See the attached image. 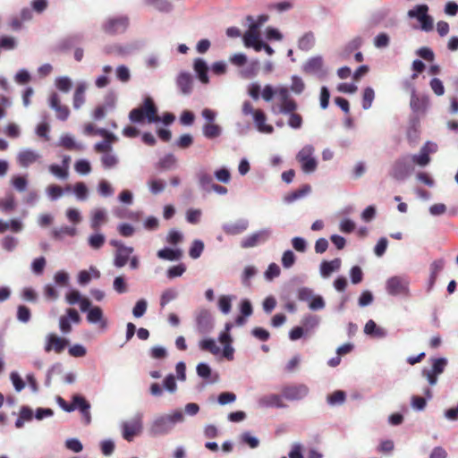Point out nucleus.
I'll use <instances>...</instances> for the list:
<instances>
[{
  "mask_svg": "<svg viewBox=\"0 0 458 458\" xmlns=\"http://www.w3.org/2000/svg\"><path fill=\"white\" fill-rule=\"evenodd\" d=\"M40 158V154L30 148L21 149L17 156V161L21 167H28Z\"/></svg>",
  "mask_w": 458,
  "mask_h": 458,
  "instance_id": "16",
  "label": "nucleus"
},
{
  "mask_svg": "<svg viewBox=\"0 0 458 458\" xmlns=\"http://www.w3.org/2000/svg\"><path fill=\"white\" fill-rule=\"evenodd\" d=\"M204 250V243L201 240H194L189 250V255L191 259H199Z\"/></svg>",
  "mask_w": 458,
  "mask_h": 458,
  "instance_id": "51",
  "label": "nucleus"
},
{
  "mask_svg": "<svg viewBox=\"0 0 458 458\" xmlns=\"http://www.w3.org/2000/svg\"><path fill=\"white\" fill-rule=\"evenodd\" d=\"M323 58L321 55H316L309 58L302 65V71L310 74H324L323 72Z\"/></svg>",
  "mask_w": 458,
  "mask_h": 458,
  "instance_id": "19",
  "label": "nucleus"
},
{
  "mask_svg": "<svg viewBox=\"0 0 458 458\" xmlns=\"http://www.w3.org/2000/svg\"><path fill=\"white\" fill-rule=\"evenodd\" d=\"M106 242V237L103 233H95L89 235L88 239V243L93 250H99L102 248Z\"/></svg>",
  "mask_w": 458,
  "mask_h": 458,
  "instance_id": "50",
  "label": "nucleus"
},
{
  "mask_svg": "<svg viewBox=\"0 0 458 458\" xmlns=\"http://www.w3.org/2000/svg\"><path fill=\"white\" fill-rule=\"evenodd\" d=\"M113 289L118 294H123L128 292V284L123 276H116L114 279Z\"/></svg>",
  "mask_w": 458,
  "mask_h": 458,
  "instance_id": "60",
  "label": "nucleus"
},
{
  "mask_svg": "<svg viewBox=\"0 0 458 458\" xmlns=\"http://www.w3.org/2000/svg\"><path fill=\"white\" fill-rule=\"evenodd\" d=\"M197 375L208 381V383H214L217 379V375H216V378L213 380H208V378L211 377L212 371L211 368L208 363L200 362L196 367Z\"/></svg>",
  "mask_w": 458,
  "mask_h": 458,
  "instance_id": "42",
  "label": "nucleus"
},
{
  "mask_svg": "<svg viewBox=\"0 0 458 458\" xmlns=\"http://www.w3.org/2000/svg\"><path fill=\"white\" fill-rule=\"evenodd\" d=\"M259 68V60H253L250 62V64L241 71V75L246 79H251L255 77L258 73Z\"/></svg>",
  "mask_w": 458,
  "mask_h": 458,
  "instance_id": "44",
  "label": "nucleus"
},
{
  "mask_svg": "<svg viewBox=\"0 0 458 458\" xmlns=\"http://www.w3.org/2000/svg\"><path fill=\"white\" fill-rule=\"evenodd\" d=\"M134 249L131 246H125L120 250H115L114 253L113 265L116 268L123 267L129 261L130 257L133 253Z\"/></svg>",
  "mask_w": 458,
  "mask_h": 458,
  "instance_id": "18",
  "label": "nucleus"
},
{
  "mask_svg": "<svg viewBox=\"0 0 458 458\" xmlns=\"http://www.w3.org/2000/svg\"><path fill=\"white\" fill-rule=\"evenodd\" d=\"M199 347L202 351H208L212 354H218L220 348L216 345V341L212 338L203 339L199 343Z\"/></svg>",
  "mask_w": 458,
  "mask_h": 458,
  "instance_id": "46",
  "label": "nucleus"
},
{
  "mask_svg": "<svg viewBox=\"0 0 458 458\" xmlns=\"http://www.w3.org/2000/svg\"><path fill=\"white\" fill-rule=\"evenodd\" d=\"M430 361H431V369H428V371L432 372L433 374H437L438 376L441 375L445 371V369L448 364V360L445 357L431 358Z\"/></svg>",
  "mask_w": 458,
  "mask_h": 458,
  "instance_id": "38",
  "label": "nucleus"
},
{
  "mask_svg": "<svg viewBox=\"0 0 458 458\" xmlns=\"http://www.w3.org/2000/svg\"><path fill=\"white\" fill-rule=\"evenodd\" d=\"M346 394L344 391L338 390L327 396V403L330 405H339L344 403Z\"/></svg>",
  "mask_w": 458,
  "mask_h": 458,
  "instance_id": "63",
  "label": "nucleus"
},
{
  "mask_svg": "<svg viewBox=\"0 0 458 458\" xmlns=\"http://www.w3.org/2000/svg\"><path fill=\"white\" fill-rule=\"evenodd\" d=\"M157 108L151 98L148 97L144 99L143 106L133 108L129 114V119L131 123H140L146 118L148 123H158L160 117L157 115Z\"/></svg>",
  "mask_w": 458,
  "mask_h": 458,
  "instance_id": "2",
  "label": "nucleus"
},
{
  "mask_svg": "<svg viewBox=\"0 0 458 458\" xmlns=\"http://www.w3.org/2000/svg\"><path fill=\"white\" fill-rule=\"evenodd\" d=\"M55 87L58 89V90L64 93H68L72 87V80L67 76L58 77L55 80Z\"/></svg>",
  "mask_w": 458,
  "mask_h": 458,
  "instance_id": "53",
  "label": "nucleus"
},
{
  "mask_svg": "<svg viewBox=\"0 0 458 458\" xmlns=\"http://www.w3.org/2000/svg\"><path fill=\"white\" fill-rule=\"evenodd\" d=\"M258 403L262 408H284L285 404L283 402L282 396L276 394H267L260 397Z\"/></svg>",
  "mask_w": 458,
  "mask_h": 458,
  "instance_id": "21",
  "label": "nucleus"
},
{
  "mask_svg": "<svg viewBox=\"0 0 458 458\" xmlns=\"http://www.w3.org/2000/svg\"><path fill=\"white\" fill-rule=\"evenodd\" d=\"M106 219V211L104 208H96L91 212L90 227L98 231Z\"/></svg>",
  "mask_w": 458,
  "mask_h": 458,
  "instance_id": "30",
  "label": "nucleus"
},
{
  "mask_svg": "<svg viewBox=\"0 0 458 458\" xmlns=\"http://www.w3.org/2000/svg\"><path fill=\"white\" fill-rule=\"evenodd\" d=\"M129 17L120 15L107 19L102 25L103 30L109 35L123 33L129 27Z\"/></svg>",
  "mask_w": 458,
  "mask_h": 458,
  "instance_id": "8",
  "label": "nucleus"
},
{
  "mask_svg": "<svg viewBox=\"0 0 458 458\" xmlns=\"http://www.w3.org/2000/svg\"><path fill=\"white\" fill-rule=\"evenodd\" d=\"M72 191L73 193L75 194L76 198L78 200L80 201H84L88 199L89 197V190H88V187L87 185L82 182H77L73 187H72Z\"/></svg>",
  "mask_w": 458,
  "mask_h": 458,
  "instance_id": "48",
  "label": "nucleus"
},
{
  "mask_svg": "<svg viewBox=\"0 0 458 458\" xmlns=\"http://www.w3.org/2000/svg\"><path fill=\"white\" fill-rule=\"evenodd\" d=\"M157 256L161 259L175 261L182 259V251L181 249L164 248L157 251Z\"/></svg>",
  "mask_w": 458,
  "mask_h": 458,
  "instance_id": "32",
  "label": "nucleus"
},
{
  "mask_svg": "<svg viewBox=\"0 0 458 458\" xmlns=\"http://www.w3.org/2000/svg\"><path fill=\"white\" fill-rule=\"evenodd\" d=\"M148 185L151 193L155 195L161 193L165 188V182L161 179H151Z\"/></svg>",
  "mask_w": 458,
  "mask_h": 458,
  "instance_id": "61",
  "label": "nucleus"
},
{
  "mask_svg": "<svg viewBox=\"0 0 458 458\" xmlns=\"http://www.w3.org/2000/svg\"><path fill=\"white\" fill-rule=\"evenodd\" d=\"M48 170L57 179L64 181L69 177V171H67L65 167H63L57 164L50 165L48 166Z\"/></svg>",
  "mask_w": 458,
  "mask_h": 458,
  "instance_id": "49",
  "label": "nucleus"
},
{
  "mask_svg": "<svg viewBox=\"0 0 458 458\" xmlns=\"http://www.w3.org/2000/svg\"><path fill=\"white\" fill-rule=\"evenodd\" d=\"M137 46L135 44H127V45H119L114 44L111 46H106L104 48V51L107 55H117L121 56H126L131 55L137 49Z\"/></svg>",
  "mask_w": 458,
  "mask_h": 458,
  "instance_id": "20",
  "label": "nucleus"
},
{
  "mask_svg": "<svg viewBox=\"0 0 458 458\" xmlns=\"http://www.w3.org/2000/svg\"><path fill=\"white\" fill-rule=\"evenodd\" d=\"M46 192L49 199L52 201L59 199L64 194L63 189L56 184L49 185L47 188Z\"/></svg>",
  "mask_w": 458,
  "mask_h": 458,
  "instance_id": "59",
  "label": "nucleus"
},
{
  "mask_svg": "<svg viewBox=\"0 0 458 458\" xmlns=\"http://www.w3.org/2000/svg\"><path fill=\"white\" fill-rule=\"evenodd\" d=\"M234 299V295H221L217 302L218 310L225 315L229 314L232 310V301Z\"/></svg>",
  "mask_w": 458,
  "mask_h": 458,
  "instance_id": "39",
  "label": "nucleus"
},
{
  "mask_svg": "<svg viewBox=\"0 0 458 458\" xmlns=\"http://www.w3.org/2000/svg\"><path fill=\"white\" fill-rule=\"evenodd\" d=\"M309 393L310 389L304 384L286 386L282 389V396L288 401L302 400L309 394Z\"/></svg>",
  "mask_w": 458,
  "mask_h": 458,
  "instance_id": "11",
  "label": "nucleus"
},
{
  "mask_svg": "<svg viewBox=\"0 0 458 458\" xmlns=\"http://www.w3.org/2000/svg\"><path fill=\"white\" fill-rule=\"evenodd\" d=\"M315 45V36L313 32H306L298 41V47L301 51H310Z\"/></svg>",
  "mask_w": 458,
  "mask_h": 458,
  "instance_id": "37",
  "label": "nucleus"
},
{
  "mask_svg": "<svg viewBox=\"0 0 458 458\" xmlns=\"http://www.w3.org/2000/svg\"><path fill=\"white\" fill-rule=\"evenodd\" d=\"M253 120L259 132L271 134L274 131L273 126L266 123L267 117L262 110L255 111Z\"/></svg>",
  "mask_w": 458,
  "mask_h": 458,
  "instance_id": "25",
  "label": "nucleus"
},
{
  "mask_svg": "<svg viewBox=\"0 0 458 458\" xmlns=\"http://www.w3.org/2000/svg\"><path fill=\"white\" fill-rule=\"evenodd\" d=\"M33 418V411L29 406H21L19 418L15 421V427L21 428L25 421H30Z\"/></svg>",
  "mask_w": 458,
  "mask_h": 458,
  "instance_id": "40",
  "label": "nucleus"
},
{
  "mask_svg": "<svg viewBox=\"0 0 458 458\" xmlns=\"http://www.w3.org/2000/svg\"><path fill=\"white\" fill-rule=\"evenodd\" d=\"M311 191V187L310 184H303L300 189L295 190L288 194L284 195V201L286 204H291L298 199H301L307 195H309Z\"/></svg>",
  "mask_w": 458,
  "mask_h": 458,
  "instance_id": "28",
  "label": "nucleus"
},
{
  "mask_svg": "<svg viewBox=\"0 0 458 458\" xmlns=\"http://www.w3.org/2000/svg\"><path fill=\"white\" fill-rule=\"evenodd\" d=\"M16 318L21 323H28L31 318L30 310L25 305H19L17 307Z\"/></svg>",
  "mask_w": 458,
  "mask_h": 458,
  "instance_id": "58",
  "label": "nucleus"
},
{
  "mask_svg": "<svg viewBox=\"0 0 458 458\" xmlns=\"http://www.w3.org/2000/svg\"><path fill=\"white\" fill-rule=\"evenodd\" d=\"M176 157H174V155L169 153V154H166L165 157H163L158 164H157V167L158 168H161V169H164V170H168V169H171L173 168L175 164H176Z\"/></svg>",
  "mask_w": 458,
  "mask_h": 458,
  "instance_id": "56",
  "label": "nucleus"
},
{
  "mask_svg": "<svg viewBox=\"0 0 458 458\" xmlns=\"http://www.w3.org/2000/svg\"><path fill=\"white\" fill-rule=\"evenodd\" d=\"M428 5L419 4L408 12V17L409 18H416L419 21H420L424 17L428 15Z\"/></svg>",
  "mask_w": 458,
  "mask_h": 458,
  "instance_id": "47",
  "label": "nucleus"
},
{
  "mask_svg": "<svg viewBox=\"0 0 458 458\" xmlns=\"http://www.w3.org/2000/svg\"><path fill=\"white\" fill-rule=\"evenodd\" d=\"M410 158L412 165L416 164L420 167L427 166L431 161L430 156H428L421 148L418 154L410 155Z\"/></svg>",
  "mask_w": 458,
  "mask_h": 458,
  "instance_id": "41",
  "label": "nucleus"
},
{
  "mask_svg": "<svg viewBox=\"0 0 458 458\" xmlns=\"http://www.w3.org/2000/svg\"><path fill=\"white\" fill-rule=\"evenodd\" d=\"M146 4L153 5L161 13H170L173 10V4L168 0H146Z\"/></svg>",
  "mask_w": 458,
  "mask_h": 458,
  "instance_id": "45",
  "label": "nucleus"
},
{
  "mask_svg": "<svg viewBox=\"0 0 458 458\" xmlns=\"http://www.w3.org/2000/svg\"><path fill=\"white\" fill-rule=\"evenodd\" d=\"M87 321L89 324L98 325L100 328L107 327V319L104 318L103 310L98 306L92 307L87 313Z\"/></svg>",
  "mask_w": 458,
  "mask_h": 458,
  "instance_id": "17",
  "label": "nucleus"
},
{
  "mask_svg": "<svg viewBox=\"0 0 458 458\" xmlns=\"http://www.w3.org/2000/svg\"><path fill=\"white\" fill-rule=\"evenodd\" d=\"M48 104L49 106L55 111L58 120L66 121L68 119L70 110L68 106L61 104V100L57 93L54 92L50 95Z\"/></svg>",
  "mask_w": 458,
  "mask_h": 458,
  "instance_id": "13",
  "label": "nucleus"
},
{
  "mask_svg": "<svg viewBox=\"0 0 458 458\" xmlns=\"http://www.w3.org/2000/svg\"><path fill=\"white\" fill-rule=\"evenodd\" d=\"M276 97L281 105L278 108H272L274 114H287L297 109L298 106L295 100L291 98L289 89L285 86L276 87Z\"/></svg>",
  "mask_w": 458,
  "mask_h": 458,
  "instance_id": "5",
  "label": "nucleus"
},
{
  "mask_svg": "<svg viewBox=\"0 0 458 458\" xmlns=\"http://www.w3.org/2000/svg\"><path fill=\"white\" fill-rule=\"evenodd\" d=\"M411 108L413 112L420 113L425 112L429 106V98L428 96H423L421 98L416 95L415 89H412L411 102Z\"/></svg>",
  "mask_w": 458,
  "mask_h": 458,
  "instance_id": "22",
  "label": "nucleus"
},
{
  "mask_svg": "<svg viewBox=\"0 0 458 458\" xmlns=\"http://www.w3.org/2000/svg\"><path fill=\"white\" fill-rule=\"evenodd\" d=\"M72 404L75 406V410H79L80 411L90 410L89 403L80 394H74L72 396Z\"/></svg>",
  "mask_w": 458,
  "mask_h": 458,
  "instance_id": "57",
  "label": "nucleus"
},
{
  "mask_svg": "<svg viewBox=\"0 0 458 458\" xmlns=\"http://www.w3.org/2000/svg\"><path fill=\"white\" fill-rule=\"evenodd\" d=\"M196 331L202 335L210 334L214 329V318L207 309H200L195 316Z\"/></svg>",
  "mask_w": 458,
  "mask_h": 458,
  "instance_id": "7",
  "label": "nucleus"
},
{
  "mask_svg": "<svg viewBox=\"0 0 458 458\" xmlns=\"http://www.w3.org/2000/svg\"><path fill=\"white\" fill-rule=\"evenodd\" d=\"M84 38L83 34L81 33H75L67 36L66 38H63L58 43V49L62 51L69 50L72 48L73 47L81 44Z\"/></svg>",
  "mask_w": 458,
  "mask_h": 458,
  "instance_id": "27",
  "label": "nucleus"
},
{
  "mask_svg": "<svg viewBox=\"0 0 458 458\" xmlns=\"http://www.w3.org/2000/svg\"><path fill=\"white\" fill-rule=\"evenodd\" d=\"M312 145H305L296 155L297 161L301 164V169L306 174L313 173L318 167V161L314 157Z\"/></svg>",
  "mask_w": 458,
  "mask_h": 458,
  "instance_id": "6",
  "label": "nucleus"
},
{
  "mask_svg": "<svg viewBox=\"0 0 458 458\" xmlns=\"http://www.w3.org/2000/svg\"><path fill=\"white\" fill-rule=\"evenodd\" d=\"M15 199L13 194H9L4 199H0V210L4 213H10L15 208Z\"/></svg>",
  "mask_w": 458,
  "mask_h": 458,
  "instance_id": "55",
  "label": "nucleus"
},
{
  "mask_svg": "<svg viewBox=\"0 0 458 458\" xmlns=\"http://www.w3.org/2000/svg\"><path fill=\"white\" fill-rule=\"evenodd\" d=\"M193 70L201 83L208 84L209 82L208 67L204 59L196 58L193 63Z\"/></svg>",
  "mask_w": 458,
  "mask_h": 458,
  "instance_id": "24",
  "label": "nucleus"
},
{
  "mask_svg": "<svg viewBox=\"0 0 458 458\" xmlns=\"http://www.w3.org/2000/svg\"><path fill=\"white\" fill-rule=\"evenodd\" d=\"M176 86L182 95L189 96L193 90V77L188 72H180L175 79Z\"/></svg>",
  "mask_w": 458,
  "mask_h": 458,
  "instance_id": "12",
  "label": "nucleus"
},
{
  "mask_svg": "<svg viewBox=\"0 0 458 458\" xmlns=\"http://www.w3.org/2000/svg\"><path fill=\"white\" fill-rule=\"evenodd\" d=\"M87 86L88 85L85 81H80L76 86L72 98V106L73 108L76 110L80 109L85 103V92L87 89Z\"/></svg>",
  "mask_w": 458,
  "mask_h": 458,
  "instance_id": "26",
  "label": "nucleus"
},
{
  "mask_svg": "<svg viewBox=\"0 0 458 458\" xmlns=\"http://www.w3.org/2000/svg\"><path fill=\"white\" fill-rule=\"evenodd\" d=\"M301 323L306 333H309L318 326L319 318L316 315L308 314L303 317Z\"/></svg>",
  "mask_w": 458,
  "mask_h": 458,
  "instance_id": "43",
  "label": "nucleus"
},
{
  "mask_svg": "<svg viewBox=\"0 0 458 458\" xmlns=\"http://www.w3.org/2000/svg\"><path fill=\"white\" fill-rule=\"evenodd\" d=\"M271 234L272 231L269 228L259 230L243 238L241 242V247L243 249L253 248L260 243L266 242L270 238Z\"/></svg>",
  "mask_w": 458,
  "mask_h": 458,
  "instance_id": "10",
  "label": "nucleus"
},
{
  "mask_svg": "<svg viewBox=\"0 0 458 458\" xmlns=\"http://www.w3.org/2000/svg\"><path fill=\"white\" fill-rule=\"evenodd\" d=\"M341 267V259L335 258L330 261L324 260L320 263L319 273L323 278H327L333 272L338 271Z\"/></svg>",
  "mask_w": 458,
  "mask_h": 458,
  "instance_id": "23",
  "label": "nucleus"
},
{
  "mask_svg": "<svg viewBox=\"0 0 458 458\" xmlns=\"http://www.w3.org/2000/svg\"><path fill=\"white\" fill-rule=\"evenodd\" d=\"M375 98V92L371 87L364 89L362 96V108L368 110L371 107L373 100Z\"/></svg>",
  "mask_w": 458,
  "mask_h": 458,
  "instance_id": "52",
  "label": "nucleus"
},
{
  "mask_svg": "<svg viewBox=\"0 0 458 458\" xmlns=\"http://www.w3.org/2000/svg\"><path fill=\"white\" fill-rule=\"evenodd\" d=\"M77 231L75 227L64 225L54 228L51 232L52 237L55 240H62L64 236H74Z\"/></svg>",
  "mask_w": 458,
  "mask_h": 458,
  "instance_id": "34",
  "label": "nucleus"
},
{
  "mask_svg": "<svg viewBox=\"0 0 458 458\" xmlns=\"http://www.w3.org/2000/svg\"><path fill=\"white\" fill-rule=\"evenodd\" d=\"M203 136L208 140L219 137L222 133V128L216 123H205L202 127Z\"/></svg>",
  "mask_w": 458,
  "mask_h": 458,
  "instance_id": "35",
  "label": "nucleus"
},
{
  "mask_svg": "<svg viewBox=\"0 0 458 458\" xmlns=\"http://www.w3.org/2000/svg\"><path fill=\"white\" fill-rule=\"evenodd\" d=\"M67 344L68 340L58 337L55 334H48L46 337L44 350L46 352H50L54 350L56 353H60L64 350Z\"/></svg>",
  "mask_w": 458,
  "mask_h": 458,
  "instance_id": "14",
  "label": "nucleus"
},
{
  "mask_svg": "<svg viewBox=\"0 0 458 458\" xmlns=\"http://www.w3.org/2000/svg\"><path fill=\"white\" fill-rule=\"evenodd\" d=\"M414 165L411 164L410 154L398 157L391 165L388 175L396 182L406 181L413 173Z\"/></svg>",
  "mask_w": 458,
  "mask_h": 458,
  "instance_id": "3",
  "label": "nucleus"
},
{
  "mask_svg": "<svg viewBox=\"0 0 458 458\" xmlns=\"http://www.w3.org/2000/svg\"><path fill=\"white\" fill-rule=\"evenodd\" d=\"M410 279L407 276H394L386 282V291L390 296L410 298Z\"/></svg>",
  "mask_w": 458,
  "mask_h": 458,
  "instance_id": "4",
  "label": "nucleus"
},
{
  "mask_svg": "<svg viewBox=\"0 0 458 458\" xmlns=\"http://www.w3.org/2000/svg\"><path fill=\"white\" fill-rule=\"evenodd\" d=\"M184 420L182 412L179 410L174 411L169 415H161L157 417L151 423L149 432L152 436H163L168 434L176 423Z\"/></svg>",
  "mask_w": 458,
  "mask_h": 458,
  "instance_id": "1",
  "label": "nucleus"
},
{
  "mask_svg": "<svg viewBox=\"0 0 458 458\" xmlns=\"http://www.w3.org/2000/svg\"><path fill=\"white\" fill-rule=\"evenodd\" d=\"M100 160L104 169L114 168L119 164V158L114 151L102 154Z\"/></svg>",
  "mask_w": 458,
  "mask_h": 458,
  "instance_id": "36",
  "label": "nucleus"
},
{
  "mask_svg": "<svg viewBox=\"0 0 458 458\" xmlns=\"http://www.w3.org/2000/svg\"><path fill=\"white\" fill-rule=\"evenodd\" d=\"M178 296L177 290L174 288H169L165 290L160 297V306L164 308L165 305H167L170 301L175 300Z\"/></svg>",
  "mask_w": 458,
  "mask_h": 458,
  "instance_id": "54",
  "label": "nucleus"
},
{
  "mask_svg": "<svg viewBox=\"0 0 458 458\" xmlns=\"http://www.w3.org/2000/svg\"><path fill=\"white\" fill-rule=\"evenodd\" d=\"M364 333L366 335H373L377 338H384L387 335L386 329L377 327V324L372 319H369L366 323L364 327Z\"/></svg>",
  "mask_w": 458,
  "mask_h": 458,
  "instance_id": "33",
  "label": "nucleus"
},
{
  "mask_svg": "<svg viewBox=\"0 0 458 458\" xmlns=\"http://www.w3.org/2000/svg\"><path fill=\"white\" fill-rule=\"evenodd\" d=\"M123 437L131 442L134 437L142 429V414L137 413L130 421H125L122 425Z\"/></svg>",
  "mask_w": 458,
  "mask_h": 458,
  "instance_id": "9",
  "label": "nucleus"
},
{
  "mask_svg": "<svg viewBox=\"0 0 458 458\" xmlns=\"http://www.w3.org/2000/svg\"><path fill=\"white\" fill-rule=\"evenodd\" d=\"M314 295V291L311 288L306 286L300 287L297 290V298L301 301L310 303Z\"/></svg>",
  "mask_w": 458,
  "mask_h": 458,
  "instance_id": "62",
  "label": "nucleus"
},
{
  "mask_svg": "<svg viewBox=\"0 0 458 458\" xmlns=\"http://www.w3.org/2000/svg\"><path fill=\"white\" fill-rule=\"evenodd\" d=\"M196 177L200 189L206 192H210L212 185H214L212 175L202 168L197 172Z\"/></svg>",
  "mask_w": 458,
  "mask_h": 458,
  "instance_id": "29",
  "label": "nucleus"
},
{
  "mask_svg": "<svg viewBox=\"0 0 458 458\" xmlns=\"http://www.w3.org/2000/svg\"><path fill=\"white\" fill-rule=\"evenodd\" d=\"M58 145L68 150L82 151L85 149V145L81 142H76L70 134H64L61 136Z\"/></svg>",
  "mask_w": 458,
  "mask_h": 458,
  "instance_id": "31",
  "label": "nucleus"
},
{
  "mask_svg": "<svg viewBox=\"0 0 458 458\" xmlns=\"http://www.w3.org/2000/svg\"><path fill=\"white\" fill-rule=\"evenodd\" d=\"M11 183L16 191L23 192L27 189L28 180L25 176L17 175L12 178Z\"/></svg>",
  "mask_w": 458,
  "mask_h": 458,
  "instance_id": "64",
  "label": "nucleus"
},
{
  "mask_svg": "<svg viewBox=\"0 0 458 458\" xmlns=\"http://www.w3.org/2000/svg\"><path fill=\"white\" fill-rule=\"evenodd\" d=\"M249 227V221L246 218H241L234 223H225L222 225V229L227 235H238L244 233Z\"/></svg>",
  "mask_w": 458,
  "mask_h": 458,
  "instance_id": "15",
  "label": "nucleus"
}]
</instances>
